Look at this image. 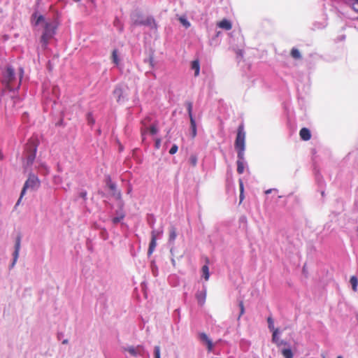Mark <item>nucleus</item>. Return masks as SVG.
<instances>
[{
	"mask_svg": "<svg viewBox=\"0 0 358 358\" xmlns=\"http://www.w3.org/2000/svg\"><path fill=\"white\" fill-rule=\"evenodd\" d=\"M40 23H43V29L40 41L43 47L46 48L49 41L56 34V30L58 27L59 23L56 20H45V17L41 15L37 17L36 21V24H39Z\"/></svg>",
	"mask_w": 358,
	"mask_h": 358,
	"instance_id": "f257e3e1",
	"label": "nucleus"
},
{
	"mask_svg": "<svg viewBox=\"0 0 358 358\" xmlns=\"http://www.w3.org/2000/svg\"><path fill=\"white\" fill-rule=\"evenodd\" d=\"M245 143V132L244 131V126L243 124H240L237 129V134L235 141V148L237 150L238 160H237V172L241 174L244 171V151Z\"/></svg>",
	"mask_w": 358,
	"mask_h": 358,
	"instance_id": "f03ea898",
	"label": "nucleus"
},
{
	"mask_svg": "<svg viewBox=\"0 0 358 358\" xmlns=\"http://www.w3.org/2000/svg\"><path fill=\"white\" fill-rule=\"evenodd\" d=\"M22 74V69H20V73L17 77L14 69L10 66H8L2 73V84L10 91L17 90L21 85Z\"/></svg>",
	"mask_w": 358,
	"mask_h": 358,
	"instance_id": "7ed1b4c3",
	"label": "nucleus"
},
{
	"mask_svg": "<svg viewBox=\"0 0 358 358\" xmlns=\"http://www.w3.org/2000/svg\"><path fill=\"white\" fill-rule=\"evenodd\" d=\"M133 24L136 26L146 25L151 27H156L155 20L152 17H145L140 13H135L131 15Z\"/></svg>",
	"mask_w": 358,
	"mask_h": 358,
	"instance_id": "20e7f679",
	"label": "nucleus"
},
{
	"mask_svg": "<svg viewBox=\"0 0 358 358\" xmlns=\"http://www.w3.org/2000/svg\"><path fill=\"white\" fill-rule=\"evenodd\" d=\"M39 185H40V181L38 179V178L34 175H30L24 185V187L22 189V192L20 194V196L17 202L16 203L15 206H17L20 204L22 198L24 195L26 190L27 189H31L32 190H34V189H38Z\"/></svg>",
	"mask_w": 358,
	"mask_h": 358,
	"instance_id": "39448f33",
	"label": "nucleus"
},
{
	"mask_svg": "<svg viewBox=\"0 0 358 358\" xmlns=\"http://www.w3.org/2000/svg\"><path fill=\"white\" fill-rule=\"evenodd\" d=\"M124 352H127L132 357L142 356L144 353V348L143 345L129 346L123 348Z\"/></svg>",
	"mask_w": 358,
	"mask_h": 358,
	"instance_id": "423d86ee",
	"label": "nucleus"
},
{
	"mask_svg": "<svg viewBox=\"0 0 358 358\" xmlns=\"http://www.w3.org/2000/svg\"><path fill=\"white\" fill-rule=\"evenodd\" d=\"M20 245H21V236L18 235L16 237V240H15V251L13 252V263L11 265L12 266H14V265L15 264V263L18 259L19 252H20Z\"/></svg>",
	"mask_w": 358,
	"mask_h": 358,
	"instance_id": "0eeeda50",
	"label": "nucleus"
},
{
	"mask_svg": "<svg viewBox=\"0 0 358 358\" xmlns=\"http://www.w3.org/2000/svg\"><path fill=\"white\" fill-rule=\"evenodd\" d=\"M151 235V241L150 243L148 251V255H150L153 252L157 245V233L155 231H152Z\"/></svg>",
	"mask_w": 358,
	"mask_h": 358,
	"instance_id": "6e6552de",
	"label": "nucleus"
},
{
	"mask_svg": "<svg viewBox=\"0 0 358 358\" xmlns=\"http://www.w3.org/2000/svg\"><path fill=\"white\" fill-rule=\"evenodd\" d=\"M113 94L116 96L117 101L119 103L124 101V99H126V96L124 95V90L120 86H117L115 87V89L113 91Z\"/></svg>",
	"mask_w": 358,
	"mask_h": 358,
	"instance_id": "1a4fd4ad",
	"label": "nucleus"
},
{
	"mask_svg": "<svg viewBox=\"0 0 358 358\" xmlns=\"http://www.w3.org/2000/svg\"><path fill=\"white\" fill-rule=\"evenodd\" d=\"M196 299L198 301L199 305L203 306L205 303L206 299V290L203 289L197 292L196 294Z\"/></svg>",
	"mask_w": 358,
	"mask_h": 358,
	"instance_id": "9d476101",
	"label": "nucleus"
},
{
	"mask_svg": "<svg viewBox=\"0 0 358 358\" xmlns=\"http://www.w3.org/2000/svg\"><path fill=\"white\" fill-rule=\"evenodd\" d=\"M199 338L201 341L206 343L208 350L209 352L212 351L213 348V345L211 340L208 337V336L205 333H201L199 334Z\"/></svg>",
	"mask_w": 358,
	"mask_h": 358,
	"instance_id": "9b49d317",
	"label": "nucleus"
},
{
	"mask_svg": "<svg viewBox=\"0 0 358 358\" xmlns=\"http://www.w3.org/2000/svg\"><path fill=\"white\" fill-rule=\"evenodd\" d=\"M299 136H300V138L303 140V141H308L311 138V134H310V131L307 128H302L300 131H299Z\"/></svg>",
	"mask_w": 358,
	"mask_h": 358,
	"instance_id": "f8f14e48",
	"label": "nucleus"
},
{
	"mask_svg": "<svg viewBox=\"0 0 358 358\" xmlns=\"http://www.w3.org/2000/svg\"><path fill=\"white\" fill-rule=\"evenodd\" d=\"M148 130H149L150 133L152 135L156 134L158 131V129H157L156 125H155V124L151 125L150 127V128H148V129L146 128L144 130H142L141 131V136H142L143 141H144V139L145 138V134H146Z\"/></svg>",
	"mask_w": 358,
	"mask_h": 358,
	"instance_id": "ddd939ff",
	"label": "nucleus"
},
{
	"mask_svg": "<svg viewBox=\"0 0 358 358\" xmlns=\"http://www.w3.org/2000/svg\"><path fill=\"white\" fill-rule=\"evenodd\" d=\"M217 26L225 30H230L232 28V25L230 21L228 20L224 19L218 22Z\"/></svg>",
	"mask_w": 358,
	"mask_h": 358,
	"instance_id": "4468645a",
	"label": "nucleus"
},
{
	"mask_svg": "<svg viewBox=\"0 0 358 358\" xmlns=\"http://www.w3.org/2000/svg\"><path fill=\"white\" fill-rule=\"evenodd\" d=\"M177 237V231L176 228L173 226H171L169 228V242L173 243Z\"/></svg>",
	"mask_w": 358,
	"mask_h": 358,
	"instance_id": "2eb2a0df",
	"label": "nucleus"
},
{
	"mask_svg": "<svg viewBox=\"0 0 358 358\" xmlns=\"http://www.w3.org/2000/svg\"><path fill=\"white\" fill-rule=\"evenodd\" d=\"M191 67L194 71V76H198L200 72V64L199 60L192 61Z\"/></svg>",
	"mask_w": 358,
	"mask_h": 358,
	"instance_id": "dca6fc26",
	"label": "nucleus"
},
{
	"mask_svg": "<svg viewBox=\"0 0 358 358\" xmlns=\"http://www.w3.org/2000/svg\"><path fill=\"white\" fill-rule=\"evenodd\" d=\"M350 282L351 284L352 290L354 292H357L358 287V278L356 276L352 275L350 279Z\"/></svg>",
	"mask_w": 358,
	"mask_h": 358,
	"instance_id": "f3484780",
	"label": "nucleus"
},
{
	"mask_svg": "<svg viewBox=\"0 0 358 358\" xmlns=\"http://www.w3.org/2000/svg\"><path fill=\"white\" fill-rule=\"evenodd\" d=\"M290 55L294 59H300L301 58V55L299 50L296 48H293L291 50Z\"/></svg>",
	"mask_w": 358,
	"mask_h": 358,
	"instance_id": "a211bd4d",
	"label": "nucleus"
},
{
	"mask_svg": "<svg viewBox=\"0 0 358 358\" xmlns=\"http://www.w3.org/2000/svg\"><path fill=\"white\" fill-rule=\"evenodd\" d=\"M281 352L285 358H293V353L290 348L282 349Z\"/></svg>",
	"mask_w": 358,
	"mask_h": 358,
	"instance_id": "6ab92c4d",
	"label": "nucleus"
},
{
	"mask_svg": "<svg viewBox=\"0 0 358 358\" xmlns=\"http://www.w3.org/2000/svg\"><path fill=\"white\" fill-rule=\"evenodd\" d=\"M239 187H240V203H242L245 196H244V185L243 180L241 179L239 180Z\"/></svg>",
	"mask_w": 358,
	"mask_h": 358,
	"instance_id": "aec40b11",
	"label": "nucleus"
},
{
	"mask_svg": "<svg viewBox=\"0 0 358 358\" xmlns=\"http://www.w3.org/2000/svg\"><path fill=\"white\" fill-rule=\"evenodd\" d=\"M201 271L203 273V278H205L206 280H208L210 277L209 268H208V265L203 266Z\"/></svg>",
	"mask_w": 358,
	"mask_h": 358,
	"instance_id": "412c9836",
	"label": "nucleus"
},
{
	"mask_svg": "<svg viewBox=\"0 0 358 358\" xmlns=\"http://www.w3.org/2000/svg\"><path fill=\"white\" fill-rule=\"evenodd\" d=\"M117 53H118V52H117V50H116V49L113 50V51L112 52V59H113V62L117 66H118L119 64H120V59L118 57Z\"/></svg>",
	"mask_w": 358,
	"mask_h": 358,
	"instance_id": "4be33fe9",
	"label": "nucleus"
},
{
	"mask_svg": "<svg viewBox=\"0 0 358 358\" xmlns=\"http://www.w3.org/2000/svg\"><path fill=\"white\" fill-rule=\"evenodd\" d=\"M347 2L351 6L352 8L358 13V0H346Z\"/></svg>",
	"mask_w": 358,
	"mask_h": 358,
	"instance_id": "5701e85b",
	"label": "nucleus"
},
{
	"mask_svg": "<svg viewBox=\"0 0 358 358\" xmlns=\"http://www.w3.org/2000/svg\"><path fill=\"white\" fill-rule=\"evenodd\" d=\"M190 125L192 129V135L194 138L196 136V125L195 120H190Z\"/></svg>",
	"mask_w": 358,
	"mask_h": 358,
	"instance_id": "b1692460",
	"label": "nucleus"
},
{
	"mask_svg": "<svg viewBox=\"0 0 358 358\" xmlns=\"http://www.w3.org/2000/svg\"><path fill=\"white\" fill-rule=\"evenodd\" d=\"M186 105H187V109L189 120H194V118L192 115V102L189 101L186 103Z\"/></svg>",
	"mask_w": 358,
	"mask_h": 358,
	"instance_id": "393cba45",
	"label": "nucleus"
},
{
	"mask_svg": "<svg viewBox=\"0 0 358 358\" xmlns=\"http://www.w3.org/2000/svg\"><path fill=\"white\" fill-rule=\"evenodd\" d=\"M35 157H36V148L34 149V150L32 152L29 154V155L27 157V164H31L33 163V162L34 161Z\"/></svg>",
	"mask_w": 358,
	"mask_h": 358,
	"instance_id": "a878e982",
	"label": "nucleus"
},
{
	"mask_svg": "<svg viewBox=\"0 0 358 358\" xmlns=\"http://www.w3.org/2000/svg\"><path fill=\"white\" fill-rule=\"evenodd\" d=\"M278 332V329H274L272 335V341L273 343H275L278 346L280 345V343H278L279 338L277 336Z\"/></svg>",
	"mask_w": 358,
	"mask_h": 358,
	"instance_id": "bb28decb",
	"label": "nucleus"
},
{
	"mask_svg": "<svg viewBox=\"0 0 358 358\" xmlns=\"http://www.w3.org/2000/svg\"><path fill=\"white\" fill-rule=\"evenodd\" d=\"M179 21L185 27L189 28L190 27L189 22L185 17H180Z\"/></svg>",
	"mask_w": 358,
	"mask_h": 358,
	"instance_id": "cd10ccee",
	"label": "nucleus"
},
{
	"mask_svg": "<svg viewBox=\"0 0 358 358\" xmlns=\"http://www.w3.org/2000/svg\"><path fill=\"white\" fill-rule=\"evenodd\" d=\"M239 307H240V314L238 317V320H240L241 317L245 313V308L244 304L242 301L239 302Z\"/></svg>",
	"mask_w": 358,
	"mask_h": 358,
	"instance_id": "c85d7f7f",
	"label": "nucleus"
},
{
	"mask_svg": "<svg viewBox=\"0 0 358 358\" xmlns=\"http://www.w3.org/2000/svg\"><path fill=\"white\" fill-rule=\"evenodd\" d=\"M189 162L193 166H195L197 164V157L194 155H191L189 157Z\"/></svg>",
	"mask_w": 358,
	"mask_h": 358,
	"instance_id": "c756f323",
	"label": "nucleus"
},
{
	"mask_svg": "<svg viewBox=\"0 0 358 358\" xmlns=\"http://www.w3.org/2000/svg\"><path fill=\"white\" fill-rule=\"evenodd\" d=\"M155 358H160V348H159V346L155 347Z\"/></svg>",
	"mask_w": 358,
	"mask_h": 358,
	"instance_id": "7c9ffc66",
	"label": "nucleus"
},
{
	"mask_svg": "<svg viewBox=\"0 0 358 358\" xmlns=\"http://www.w3.org/2000/svg\"><path fill=\"white\" fill-rule=\"evenodd\" d=\"M178 150V145H176V144H174V145L171 147V148L170 149V150H169V154H171V155H174L175 153H176V152H177Z\"/></svg>",
	"mask_w": 358,
	"mask_h": 358,
	"instance_id": "2f4dec72",
	"label": "nucleus"
},
{
	"mask_svg": "<svg viewBox=\"0 0 358 358\" xmlns=\"http://www.w3.org/2000/svg\"><path fill=\"white\" fill-rule=\"evenodd\" d=\"M268 323V328L270 329H274V325H273V320L272 317H269L267 319Z\"/></svg>",
	"mask_w": 358,
	"mask_h": 358,
	"instance_id": "473e14b6",
	"label": "nucleus"
},
{
	"mask_svg": "<svg viewBox=\"0 0 358 358\" xmlns=\"http://www.w3.org/2000/svg\"><path fill=\"white\" fill-rule=\"evenodd\" d=\"M122 217H113L112 221L114 224H117L118 222H120V221L121 220Z\"/></svg>",
	"mask_w": 358,
	"mask_h": 358,
	"instance_id": "72a5a7b5",
	"label": "nucleus"
},
{
	"mask_svg": "<svg viewBox=\"0 0 358 358\" xmlns=\"http://www.w3.org/2000/svg\"><path fill=\"white\" fill-rule=\"evenodd\" d=\"M160 143H161V140L159 139V138L156 139V141H155V146H156L157 148H159Z\"/></svg>",
	"mask_w": 358,
	"mask_h": 358,
	"instance_id": "f704fd0d",
	"label": "nucleus"
},
{
	"mask_svg": "<svg viewBox=\"0 0 358 358\" xmlns=\"http://www.w3.org/2000/svg\"><path fill=\"white\" fill-rule=\"evenodd\" d=\"M109 187H110V189H112V190H115L116 187H115V184H110V185H109Z\"/></svg>",
	"mask_w": 358,
	"mask_h": 358,
	"instance_id": "c9c22d12",
	"label": "nucleus"
},
{
	"mask_svg": "<svg viewBox=\"0 0 358 358\" xmlns=\"http://www.w3.org/2000/svg\"><path fill=\"white\" fill-rule=\"evenodd\" d=\"M237 54L240 56H242L243 55V51L241 50H239L237 51Z\"/></svg>",
	"mask_w": 358,
	"mask_h": 358,
	"instance_id": "e433bc0d",
	"label": "nucleus"
},
{
	"mask_svg": "<svg viewBox=\"0 0 358 358\" xmlns=\"http://www.w3.org/2000/svg\"><path fill=\"white\" fill-rule=\"evenodd\" d=\"M278 343H280V345H286V344H287V343H286V342H284L283 341H278Z\"/></svg>",
	"mask_w": 358,
	"mask_h": 358,
	"instance_id": "4c0bfd02",
	"label": "nucleus"
},
{
	"mask_svg": "<svg viewBox=\"0 0 358 358\" xmlns=\"http://www.w3.org/2000/svg\"><path fill=\"white\" fill-rule=\"evenodd\" d=\"M271 192V189H267L265 191L266 194H270Z\"/></svg>",
	"mask_w": 358,
	"mask_h": 358,
	"instance_id": "58836bf2",
	"label": "nucleus"
},
{
	"mask_svg": "<svg viewBox=\"0 0 358 358\" xmlns=\"http://www.w3.org/2000/svg\"><path fill=\"white\" fill-rule=\"evenodd\" d=\"M62 343L63 344H67L68 343V340L67 339H65L62 341Z\"/></svg>",
	"mask_w": 358,
	"mask_h": 358,
	"instance_id": "ea45409f",
	"label": "nucleus"
},
{
	"mask_svg": "<svg viewBox=\"0 0 358 358\" xmlns=\"http://www.w3.org/2000/svg\"><path fill=\"white\" fill-rule=\"evenodd\" d=\"M337 358H343V356H341V355H338V356L337 357Z\"/></svg>",
	"mask_w": 358,
	"mask_h": 358,
	"instance_id": "a19ab883",
	"label": "nucleus"
},
{
	"mask_svg": "<svg viewBox=\"0 0 358 358\" xmlns=\"http://www.w3.org/2000/svg\"><path fill=\"white\" fill-rule=\"evenodd\" d=\"M322 358H325V356H324V355H323V356H322Z\"/></svg>",
	"mask_w": 358,
	"mask_h": 358,
	"instance_id": "79ce46f5",
	"label": "nucleus"
},
{
	"mask_svg": "<svg viewBox=\"0 0 358 358\" xmlns=\"http://www.w3.org/2000/svg\"><path fill=\"white\" fill-rule=\"evenodd\" d=\"M357 320H358V315H357Z\"/></svg>",
	"mask_w": 358,
	"mask_h": 358,
	"instance_id": "37998d69",
	"label": "nucleus"
},
{
	"mask_svg": "<svg viewBox=\"0 0 358 358\" xmlns=\"http://www.w3.org/2000/svg\"><path fill=\"white\" fill-rule=\"evenodd\" d=\"M357 20H358V17H357Z\"/></svg>",
	"mask_w": 358,
	"mask_h": 358,
	"instance_id": "c03bdc74",
	"label": "nucleus"
}]
</instances>
